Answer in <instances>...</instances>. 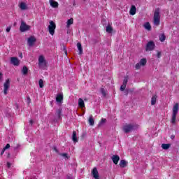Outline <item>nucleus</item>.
I'll return each instance as SVG.
<instances>
[{"label":"nucleus","instance_id":"c756f323","mask_svg":"<svg viewBox=\"0 0 179 179\" xmlns=\"http://www.w3.org/2000/svg\"><path fill=\"white\" fill-rule=\"evenodd\" d=\"M71 24H73V18H70L69 20H67V27H69Z\"/></svg>","mask_w":179,"mask_h":179},{"label":"nucleus","instance_id":"79ce46f5","mask_svg":"<svg viewBox=\"0 0 179 179\" xmlns=\"http://www.w3.org/2000/svg\"><path fill=\"white\" fill-rule=\"evenodd\" d=\"M10 29H11V27H8L6 28V31L7 33H9V31H10Z\"/></svg>","mask_w":179,"mask_h":179},{"label":"nucleus","instance_id":"4c0bfd02","mask_svg":"<svg viewBox=\"0 0 179 179\" xmlns=\"http://www.w3.org/2000/svg\"><path fill=\"white\" fill-rule=\"evenodd\" d=\"M62 50L64 52L65 55H68V50H66V47L63 46Z\"/></svg>","mask_w":179,"mask_h":179},{"label":"nucleus","instance_id":"1a4fd4ad","mask_svg":"<svg viewBox=\"0 0 179 179\" xmlns=\"http://www.w3.org/2000/svg\"><path fill=\"white\" fill-rule=\"evenodd\" d=\"M10 63L14 65V66H19L20 65V61H19V59L17 57H10Z\"/></svg>","mask_w":179,"mask_h":179},{"label":"nucleus","instance_id":"c03bdc74","mask_svg":"<svg viewBox=\"0 0 179 179\" xmlns=\"http://www.w3.org/2000/svg\"><path fill=\"white\" fill-rule=\"evenodd\" d=\"M34 122L33 121V120H29V124H31V125H33V123H34Z\"/></svg>","mask_w":179,"mask_h":179},{"label":"nucleus","instance_id":"f257e3e1","mask_svg":"<svg viewBox=\"0 0 179 179\" xmlns=\"http://www.w3.org/2000/svg\"><path fill=\"white\" fill-rule=\"evenodd\" d=\"M38 65L40 68V69H43L44 71H47V61L45 60V58H44V56L41 55L38 57Z\"/></svg>","mask_w":179,"mask_h":179},{"label":"nucleus","instance_id":"cd10ccee","mask_svg":"<svg viewBox=\"0 0 179 179\" xmlns=\"http://www.w3.org/2000/svg\"><path fill=\"white\" fill-rule=\"evenodd\" d=\"M88 122H89L90 125H91L92 127H93V125H94V119L93 118L92 115H91L90 117Z\"/></svg>","mask_w":179,"mask_h":179},{"label":"nucleus","instance_id":"20e7f679","mask_svg":"<svg viewBox=\"0 0 179 179\" xmlns=\"http://www.w3.org/2000/svg\"><path fill=\"white\" fill-rule=\"evenodd\" d=\"M49 33L51 36H54L55 34V29H57V24L53 21L50 22V24L48 27Z\"/></svg>","mask_w":179,"mask_h":179},{"label":"nucleus","instance_id":"ea45409f","mask_svg":"<svg viewBox=\"0 0 179 179\" xmlns=\"http://www.w3.org/2000/svg\"><path fill=\"white\" fill-rule=\"evenodd\" d=\"M10 148V144L7 143L6 146L3 148L4 150H6V149H9Z\"/></svg>","mask_w":179,"mask_h":179},{"label":"nucleus","instance_id":"5701e85b","mask_svg":"<svg viewBox=\"0 0 179 179\" xmlns=\"http://www.w3.org/2000/svg\"><path fill=\"white\" fill-rule=\"evenodd\" d=\"M29 73V68H27V66H24L22 69V75H27V73Z\"/></svg>","mask_w":179,"mask_h":179},{"label":"nucleus","instance_id":"a878e982","mask_svg":"<svg viewBox=\"0 0 179 179\" xmlns=\"http://www.w3.org/2000/svg\"><path fill=\"white\" fill-rule=\"evenodd\" d=\"M20 8L22 10H26V9H27V6L26 5L25 3L24 2H22L20 4Z\"/></svg>","mask_w":179,"mask_h":179},{"label":"nucleus","instance_id":"423d86ee","mask_svg":"<svg viewBox=\"0 0 179 179\" xmlns=\"http://www.w3.org/2000/svg\"><path fill=\"white\" fill-rule=\"evenodd\" d=\"M156 47V45L155 44V42L152 41H150L145 46V51H153L155 50V48Z\"/></svg>","mask_w":179,"mask_h":179},{"label":"nucleus","instance_id":"6e6552de","mask_svg":"<svg viewBox=\"0 0 179 179\" xmlns=\"http://www.w3.org/2000/svg\"><path fill=\"white\" fill-rule=\"evenodd\" d=\"M134 124H127L123 127V131L125 132V134H128L134 129Z\"/></svg>","mask_w":179,"mask_h":179},{"label":"nucleus","instance_id":"4be33fe9","mask_svg":"<svg viewBox=\"0 0 179 179\" xmlns=\"http://www.w3.org/2000/svg\"><path fill=\"white\" fill-rule=\"evenodd\" d=\"M138 63L140 64V65H141V66H145V65H146V64L148 63V60L146 59V58H143L140 59Z\"/></svg>","mask_w":179,"mask_h":179},{"label":"nucleus","instance_id":"f3484780","mask_svg":"<svg viewBox=\"0 0 179 179\" xmlns=\"http://www.w3.org/2000/svg\"><path fill=\"white\" fill-rule=\"evenodd\" d=\"M78 107H80V108H85V101L82 98L78 99Z\"/></svg>","mask_w":179,"mask_h":179},{"label":"nucleus","instance_id":"b1692460","mask_svg":"<svg viewBox=\"0 0 179 179\" xmlns=\"http://www.w3.org/2000/svg\"><path fill=\"white\" fill-rule=\"evenodd\" d=\"M170 146H171V144H170V143H168V144L163 143V144H162V149H164V150H167L170 149Z\"/></svg>","mask_w":179,"mask_h":179},{"label":"nucleus","instance_id":"9b49d317","mask_svg":"<svg viewBox=\"0 0 179 179\" xmlns=\"http://www.w3.org/2000/svg\"><path fill=\"white\" fill-rule=\"evenodd\" d=\"M92 176L95 179H100V176H99V171H97V168L94 167L92 169Z\"/></svg>","mask_w":179,"mask_h":179},{"label":"nucleus","instance_id":"a18cd8bd","mask_svg":"<svg viewBox=\"0 0 179 179\" xmlns=\"http://www.w3.org/2000/svg\"><path fill=\"white\" fill-rule=\"evenodd\" d=\"M53 150H55V152H56V153H58V149H57V148H54Z\"/></svg>","mask_w":179,"mask_h":179},{"label":"nucleus","instance_id":"473e14b6","mask_svg":"<svg viewBox=\"0 0 179 179\" xmlns=\"http://www.w3.org/2000/svg\"><path fill=\"white\" fill-rule=\"evenodd\" d=\"M142 66V65L138 62L136 64L135 68H136V71H138V69H141V67Z\"/></svg>","mask_w":179,"mask_h":179},{"label":"nucleus","instance_id":"0eeeda50","mask_svg":"<svg viewBox=\"0 0 179 179\" xmlns=\"http://www.w3.org/2000/svg\"><path fill=\"white\" fill-rule=\"evenodd\" d=\"M3 93L5 95L8 94V91L9 90V87H10V80L7 79L3 84Z\"/></svg>","mask_w":179,"mask_h":179},{"label":"nucleus","instance_id":"dca6fc26","mask_svg":"<svg viewBox=\"0 0 179 179\" xmlns=\"http://www.w3.org/2000/svg\"><path fill=\"white\" fill-rule=\"evenodd\" d=\"M77 48L79 51V55H82L83 54V48L82 47V43H77Z\"/></svg>","mask_w":179,"mask_h":179},{"label":"nucleus","instance_id":"e433bc0d","mask_svg":"<svg viewBox=\"0 0 179 179\" xmlns=\"http://www.w3.org/2000/svg\"><path fill=\"white\" fill-rule=\"evenodd\" d=\"M60 156H62V157H66V159H69V157H68V153H60Z\"/></svg>","mask_w":179,"mask_h":179},{"label":"nucleus","instance_id":"8fccbe9b","mask_svg":"<svg viewBox=\"0 0 179 179\" xmlns=\"http://www.w3.org/2000/svg\"><path fill=\"white\" fill-rule=\"evenodd\" d=\"M20 57L21 58H23V54L20 53Z\"/></svg>","mask_w":179,"mask_h":179},{"label":"nucleus","instance_id":"bb28decb","mask_svg":"<svg viewBox=\"0 0 179 179\" xmlns=\"http://www.w3.org/2000/svg\"><path fill=\"white\" fill-rule=\"evenodd\" d=\"M144 27L145 29H146V30H148V31H150V30H152V26H150V23L149 22H145V24H144Z\"/></svg>","mask_w":179,"mask_h":179},{"label":"nucleus","instance_id":"ddd939ff","mask_svg":"<svg viewBox=\"0 0 179 179\" xmlns=\"http://www.w3.org/2000/svg\"><path fill=\"white\" fill-rule=\"evenodd\" d=\"M63 100H64V95L62 94H57V96H56V101L57 103H62Z\"/></svg>","mask_w":179,"mask_h":179},{"label":"nucleus","instance_id":"37998d69","mask_svg":"<svg viewBox=\"0 0 179 179\" xmlns=\"http://www.w3.org/2000/svg\"><path fill=\"white\" fill-rule=\"evenodd\" d=\"M5 150H6L3 148V150H2L1 152V156H2L3 155V153H5Z\"/></svg>","mask_w":179,"mask_h":179},{"label":"nucleus","instance_id":"de8ad7c7","mask_svg":"<svg viewBox=\"0 0 179 179\" xmlns=\"http://www.w3.org/2000/svg\"><path fill=\"white\" fill-rule=\"evenodd\" d=\"M10 166H11L10 163L7 162V166L8 167V169L10 167Z\"/></svg>","mask_w":179,"mask_h":179},{"label":"nucleus","instance_id":"864d4df0","mask_svg":"<svg viewBox=\"0 0 179 179\" xmlns=\"http://www.w3.org/2000/svg\"><path fill=\"white\" fill-rule=\"evenodd\" d=\"M8 157H9V154H8Z\"/></svg>","mask_w":179,"mask_h":179},{"label":"nucleus","instance_id":"f03ea898","mask_svg":"<svg viewBox=\"0 0 179 179\" xmlns=\"http://www.w3.org/2000/svg\"><path fill=\"white\" fill-rule=\"evenodd\" d=\"M153 23L155 26L160 24V10L157 8L154 12Z\"/></svg>","mask_w":179,"mask_h":179},{"label":"nucleus","instance_id":"f8f14e48","mask_svg":"<svg viewBox=\"0 0 179 179\" xmlns=\"http://www.w3.org/2000/svg\"><path fill=\"white\" fill-rule=\"evenodd\" d=\"M111 160L114 163V164H118V162H120V156L113 155L111 157Z\"/></svg>","mask_w":179,"mask_h":179},{"label":"nucleus","instance_id":"7c9ffc66","mask_svg":"<svg viewBox=\"0 0 179 179\" xmlns=\"http://www.w3.org/2000/svg\"><path fill=\"white\" fill-rule=\"evenodd\" d=\"M165 40H166V35H164V34H162L159 36V41H161V43H163V42H164Z\"/></svg>","mask_w":179,"mask_h":179},{"label":"nucleus","instance_id":"a211bd4d","mask_svg":"<svg viewBox=\"0 0 179 179\" xmlns=\"http://www.w3.org/2000/svg\"><path fill=\"white\" fill-rule=\"evenodd\" d=\"M50 4L52 8H58L59 6L58 2L54 0H50Z\"/></svg>","mask_w":179,"mask_h":179},{"label":"nucleus","instance_id":"c85d7f7f","mask_svg":"<svg viewBox=\"0 0 179 179\" xmlns=\"http://www.w3.org/2000/svg\"><path fill=\"white\" fill-rule=\"evenodd\" d=\"M100 92L103 97H106V96H107V90L104 89V87H101Z\"/></svg>","mask_w":179,"mask_h":179},{"label":"nucleus","instance_id":"5fc2aeb1","mask_svg":"<svg viewBox=\"0 0 179 179\" xmlns=\"http://www.w3.org/2000/svg\"><path fill=\"white\" fill-rule=\"evenodd\" d=\"M83 1H86V0H83Z\"/></svg>","mask_w":179,"mask_h":179},{"label":"nucleus","instance_id":"4468645a","mask_svg":"<svg viewBox=\"0 0 179 179\" xmlns=\"http://www.w3.org/2000/svg\"><path fill=\"white\" fill-rule=\"evenodd\" d=\"M128 164V162L122 159L120 162L119 166L120 167H121L122 169H125V167L127 166V165Z\"/></svg>","mask_w":179,"mask_h":179},{"label":"nucleus","instance_id":"2eb2a0df","mask_svg":"<svg viewBox=\"0 0 179 179\" xmlns=\"http://www.w3.org/2000/svg\"><path fill=\"white\" fill-rule=\"evenodd\" d=\"M129 14L134 16L136 14V7L134 5L131 6L129 11Z\"/></svg>","mask_w":179,"mask_h":179},{"label":"nucleus","instance_id":"aec40b11","mask_svg":"<svg viewBox=\"0 0 179 179\" xmlns=\"http://www.w3.org/2000/svg\"><path fill=\"white\" fill-rule=\"evenodd\" d=\"M72 141L74 143H76L78 141V138L76 137V131L75 130L73 131Z\"/></svg>","mask_w":179,"mask_h":179},{"label":"nucleus","instance_id":"2f4dec72","mask_svg":"<svg viewBox=\"0 0 179 179\" xmlns=\"http://www.w3.org/2000/svg\"><path fill=\"white\" fill-rule=\"evenodd\" d=\"M38 83L39 87H41V89H43V87H44V80H43V79H40Z\"/></svg>","mask_w":179,"mask_h":179},{"label":"nucleus","instance_id":"09e8293b","mask_svg":"<svg viewBox=\"0 0 179 179\" xmlns=\"http://www.w3.org/2000/svg\"><path fill=\"white\" fill-rule=\"evenodd\" d=\"M0 80H2V73L0 72Z\"/></svg>","mask_w":179,"mask_h":179},{"label":"nucleus","instance_id":"58836bf2","mask_svg":"<svg viewBox=\"0 0 179 179\" xmlns=\"http://www.w3.org/2000/svg\"><path fill=\"white\" fill-rule=\"evenodd\" d=\"M127 87V85H124L123 84L120 87L121 92H124L125 90V88Z\"/></svg>","mask_w":179,"mask_h":179},{"label":"nucleus","instance_id":"39448f33","mask_svg":"<svg viewBox=\"0 0 179 179\" xmlns=\"http://www.w3.org/2000/svg\"><path fill=\"white\" fill-rule=\"evenodd\" d=\"M28 30H30V26L27 25L24 21H21V24L20 26V31L22 33H24V31H27Z\"/></svg>","mask_w":179,"mask_h":179},{"label":"nucleus","instance_id":"7ed1b4c3","mask_svg":"<svg viewBox=\"0 0 179 179\" xmlns=\"http://www.w3.org/2000/svg\"><path fill=\"white\" fill-rule=\"evenodd\" d=\"M178 114V103H176L173 108V115L171 119V123L176 124V120L177 118V115Z\"/></svg>","mask_w":179,"mask_h":179},{"label":"nucleus","instance_id":"9d476101","mask_svg":"<svg viewBox=\"0 0 179 179\" xmlns=\"http://www.w3.org/2000/svg\"><path fill=\"white\" fill-rule=\"evenodd\" d=\"M36 41H37V39L34 36H31L28 38V40H27L28 45H29V47H33Z\"/></svg>","mask_w":179,"mask_h":179},{"label":"nucleus","instance_id":"72a5a7b5","mask_svg":"<svg viewBox=\"0 0 179 179\" xmlns=\"http://www.w3.org/2000/svg\"><path fill=\"white\" fill-rule=\"evenodd\" d=\"M127 83H128V76H126L124 77L122 85H124V86H127Z\"/></svg>","mask_w":179,"mask_h":179},{"label":"nucleus","instance_id":"393cba45","mask_svg":"<svg viewBox=\"0 0 179 179\" xmlns=\"http://www.w3.org/2000/svg\"><path fill=\"white\" fill-rule=\"evenodd\" d=\"M56 115H57L59 120H61V116L62 115V109L59 108L56 110Z\"/></svg>","mask_w":179,"mask_h":179},{"label":"nucleus","instance_id":"412c9836","mask_svg":"<svg viewBox=\"0 0 179 179\" xmlns=\"http://www.w3.org/2000/svg\"><path fill=\"white\" fill-rule=\"evenodd\" d=\"M157 101V95H153L151 98V106H155L156 101Z\"/></svg>","mask_w":179,"mask_h":179},{"label":"nucleus","instance_id":"3c124183","mask_svg":"<svg viewBox=\"0 0 179 179\" xmlns=\"http://www.w3.org/2000/svg\"><path fill=\"white\" fill-rule=\"evenodd\" d=\"M27 99L30 101V96H28Z\"/></svg>","mask_w":179,"mask_h":179},{"label":"nucleus","instance_id":"f704fd0d","mask_svg":"<svg viewBox=\"0 0 179 179\" xmlns=\"http://www.w3.org/2000/svg\"><path fill=\"white\" fill-rule=\"evenodd\" d=\"M127 83H128V76H126L124 77L122 85H124V86H127Z\"/></svg>","mask_w":179,"mask_h":179},{"label":"nucleus","instance_id":"a19ab883","mask_svg":"<svg viewBox=\"0 0 179 179\" xmlns=\"http://www.w3.org/2000/svg\"><path fill=\"white\" fill-rule=\"evenodd\" d=\"M157 58H161L162 57V52H157Z\"/></svg>","mask_w":179,"mask_h":179},{"label":"nucleus","instance_id":"49530a36","mask_svg":"<svg viewBox=\"0 0 179 179\" xmlns=\"http://www.w3.org/2000/svg\"><path fill=\"white\" fill-rule=\"evenodd\" d=\"M175 138H176V136H174V135H171V139L173 140V139H174Z\"/></svg>","mask_w":179,"mask_h":179},{"label":"nucleus","instance_id":"6ab92c4d","mask_svg":"<svg viewBox=\"0 0 179 179\" xmlns=\"http://www.w3.org/2000/svg\"><path fill=\"white\" fill-rule=\"evenodd\" d=\"M114 32V29H113V27L111 25H108L106 27V33H108L109 34H112V33Z\"/></svg>","mask_w":179,"mask_h":179},{"label":"nucleus","instance_id":"c9c22d12","mask_svg":"<svg viewBox=\"0 0 179 179\" xmlns=\"http://www.w3.org/2000/svg\"><path fill=\"white\" fill-rule=\"evenodd\" d=\"M104 122H107V120L106 119H104V118H102L101 120V121L99 122V125H103V124H104Z\"/></svg>","mask_w":179,"mask_h":179},{"label":"nucleus","instance_id":"603ef678","mask_svg":"<svg viewBox=\"0 0 179 179\" xmlns=\"http://www.w3.org/2000/svg\"><path fill=\"white\" fill-rule=\"evenodd\" d=\"M73 5H75V2H74V3H73Z\"/></svg>","mask_w":179,"mask_h":179}]
</instances>
